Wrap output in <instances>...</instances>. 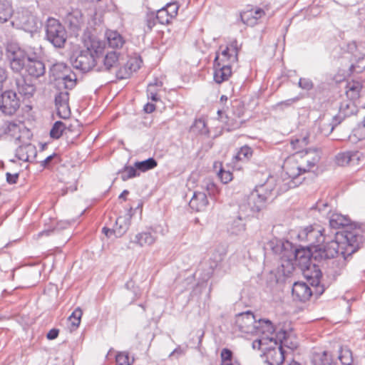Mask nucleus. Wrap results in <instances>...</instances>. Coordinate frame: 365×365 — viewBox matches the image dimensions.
<instances>
[{"label":"nucleus","mask_w":365,"mask_h":365,"mask_svg":"<svg viewBox=\"0 0 365 365\" xmlns=\"http://www.w3.org/2000/svg\"><path fill=\"white\" fill-rule=\"evenodd\" d=\"M334 235V240L317 249L312 256L316 261L326 263L328 266L327 274L336 277L344 268L346 257L365 243V230L359 227H349Z\"/></svg>","instance_id":"obj_1"},{"label":"nucleus","mask_w":365,"mask_h":365,"mask_svg":"<svg viewBox=\"0 0 365 365\" xmlns=\"http://www.w3.org/2000/svg\"><path fill=\"white\" fill-rule=\"evenodd\" d=\"M56 110H57V115L61 118L67 119L71 115V110H70L68 103L63 104V105H60L59 106H57Z\"/></svg>","instance_id":"obj_48"},{"label":"nucleus","mask_w":365,"mask_h":365,"mask_svg":"<svg viewBox=\"0 0 365 365\" xmlns=\"http://www.w3.org/2000/svg\"><path fill=\"white\" fill-rule=\"evenodd\" d=\"M280 193L277 192L275 178L270 177L264 184L257 185L247 197L252 209L259 212L265 207L267 200Z\"/></svg>","instance_id":"obj_5"},{"label":"nucleus","mask_w":365,"mask_h":365,"mask_svg":"<svg viewBox=\"0 0 365 365\" xmlns=\"http://www.w3.org/2000/svg\"><path fill=\"white\" fill-rule=\"evenodd\" d=\"M81 317L82 311L79 307H78L73 312L72 314L68 317V322L71 323L72 328L76 329L79 326Z\"/></svg>","instance_id":"obj_44"},{"label":"nucleus","mask_w":365,"mask_h":365,"mask_svg":"<svg viewBox=\"0 0 365 365\" xmlns=\"http://www.w3.org/2000/svg\"><path fill=\"white\" fill-rule=\"evenodd\" d=\"M120 65V53L108 51L103 58V70L110 71L116 69Z\"/></svg>","instance_id":"obj_27"},{"label":"nucleus","mask_w":365,"mask_h":365,"mask_svg":"<svg viewBox=\"0 0 365 365\" xmlns=\"http://www.w3.org/2000/svg\"><path fill=\"white\" fill-rule=\"evenodd\" d=\"M117 365H130V358L128 353L120 352L115 357Z\"/></svg>","instance_id":"obj_50"},{"label":"nucleus","mask_w":365,"mask_h":365,"mask_svg":"<svg viewBox=\"0 0 365 365\" xmlns=\"http://www.w3.org/2000/svg\"><path fill=\"white\" fill-rule=\"evenodd\" d=\"M59 333V330L58 329H51L46 334V337L49 340H53L57 338Z\"/></svg>","instance_id":"obj_64"},{"label":"nucleus","mask_w":365,"mask_h":365,"mask_svg":"<svg viewBox=\"0 0 365 365\" xmlns=\"http://www.w3.org/2000/svg\"><path fill=\"white\" fill-rule=\"evenodd\" d=\"M309 142V135H305L302 138H293L290 141V146L297 150L294 154V159L299 160V165L302 167L303 173L309 172L320 160V151L317 149H306L297 150L306 146Z\"/></svg>","instance_id":"obj_4"},{"label":"nucleus","mask_w":365,"mask_h":365,"mask_svg":"<svg viewBox=\"0 0 365 365\" xmlns=\"http://www.w3.org/2000/svg\"><path fill=\"white\" fill-rule=\"evenodd\" d=\"M349 219L347 218L346 216L342 215L339 213H333L329 217V225L331 228L334 229H339L340 227H345L344 230L348 229L349 227H358L357 225H349ZM359 227H361L365 230V227L359 226Z\"/></svg>","instance_id":"obj_26"},{"label":"nucleus","mask_w":365,"mask_h":365,"mask_svg":"<svg viewBox=\"0 0 365 365\" xmlns=\"http://www.w3.org/2000/svg\"><path fill=\"white\" fill-rule=\"evenodd\" d=\"M334 126L330 123L329 120H327L324 118H319L315 121L313 126V130H317V132L322 135H329L334 130Z\"/></svg>","instance_id":"obj_28"},{"label":"nucleus","mask_w":365,"mask_h":365,"mask_svg":"<svg viewBox=\"0 0 365 365\" xmlns=\"http://www.w3.org/2000/svg\"><path fill=\"white\" fill-rule=\"evenodd\" d=\"M13 87L24 99H29L36 92V86L32 81L24 76L15 78Z\"/></svg>","instance_id":"obj_14"},{"label":"nucleus","mask_w":365,"mask_h":365,"mask_svg":"<svg viewBox=\"0 0 365 365\" xmlns=\"http://www.w3.org/2000/svg\"><path fill=\"white\" fill-rule=\"evenodd\" d=\"M342 58L350 59L351 64L349 66V70L351 73H361L365 70V55L358 53L355 42L347 44L346 51L344 53Z\"/></svg>","instance_id":"obj_10"},{"label":"nucleus","mask_w":365,"mask_h":365,"mask_svg":"<svg viewBox=\"0 0 365 365\" xmlns=\"http://www.w3.org/2000/svg\"><path fill=\"white\" fill-rule=\"evenodd\" d=\"M8 78V73L4 67L0 66V93H1L4 84Z\"/></svg>","instance_id":"obj_58"},{"label":"nucleus","mask_w":365,"mask_h":365,"mask_svg":"<svg viewBox=\"0 0 365 365\" xmlns=\"http://www.w3.org/2000/svg\"><path fill=\"white\" fill-rule=\"evenodd\" d=\"M338 358L342 365H351L353 363L352 353L347 348H341Z\"/></svg>","instance_id":"obj_41"},{"label":"nucleus","mask_w":365,"mask_h":365,"mask_svg":"<svg viewBox=\"0 0 365 365\" xmlns=\"http://www.w3.org/2000/svg\"><path fill=\"white\" fill-rule=\"evenodd\" d=\"M12 24L25 31L33 33L37 31L39 21L31 10L20 8L15 13Z\"/></svg>","instance_id":"obj_9"},{"label":"nucleus","mask_w":365,"mask_h":365,"mask_svg":"<svg viewBox=\"0 0 365 365\" xmlns=\"http://www.w3.org/2000/svg\"><path fill=\"white\" fill-rule=\"evenodd\" d=\"M354 100L345 101L341 103L339 107V112L344 116H349L356 113L357 108Z\"/></svg>","instance_id":"obj_37"},{"label":"nucleus","mask_w":365,"mask_h":365,"mask_svg":"<svg viewBox=\"0 0 365 365\" xmlns=\"http://www.w3.org/2000/svg\"><path fill=\"white\" fill-rule=\"evenodd\" d=\"M26 69L29 76L36 78L43 76L46 71L45 65L42 61L31 58L26 63Z\"/></svg>","instance_id":"obj_25"},{"label":"nucleus","mask_w":365,"mask_h":365,"mask_svg":"<svg viewBox=\"0 0 365 365\" xmlns=\"http://www.w3.org/2000/svg\"><path fill=\"white\" fill-rule=\"evenodd\" d=\"M292 292V296L301 302L308 300L312 294V291L308 284L301 282L294 283Z\"/></svg>","instance_id":"obj_19"},{"label":"nucleus","mask_w":365,"mask_h":365,"mask_svg":"<svg viewBox=\"0 0 365 365\" xmlns=\"http://www.w3.org/2000/svg\"><path fill=\"white\" fill-rule=\"evenodd\" d=\"M275 336L276 339H274V344L277 345L279 341V347H282V349L284 347H287L293 351L298 347V341L291 333H287L285 331H280L277 333Z\"/></svg>","instance_id":"obj_17"},{"label":"nucleus","mask_w":365,"mask_h":365,"mask_svg":"<svg viewBox=\"0 0 365 365\" xmlns=\"http://www.w3.org/2000/svg\"><path fill=\"white\" fill-rule=\"evenodd\" d=\"M155 241V237L148 232H143L136 234L133 239L131 242L137 244L140 247L151 245Z\"/></svg>","instance_id":"obj_31"},{"label":"nucleus","mask_w":365,"mask_h":365,"mask_svg":"<svg viewBox=\"0 0 365 365\" xmlns=\"http://www.w3.org/2000/svg\"><path fill=\"white\" fill-rule=\"evenodd\" d=\"M69 101V93L67 91H61L55 96L56 107L63 104H68Z\"/></svg>","instance_id":"obj_47"},{"label":"nucleus","mask_w":365,"mask_h":365,"mask_svg":"<svg viewBox=\"0 0 365 365\" xmlns=\"http://www.w3.org/2000/svg\"><path fill=\"white\" fill-rule=\"evenodd\" d=\"M114 227V231H115V236L120 237L123 235L128 228V222L125 217H118L116 220Z\"/></svg>","instance_id":"obj_40"},{"label":"nucleus","mask_w":365,"mask_h":365,"mask_svg":"<svg viewBox=\"0 0 365 365\" xmlns=\"http://www.w3.org/2000/svg\"><path fill=\"white\" fill-rule=\"evenodd\" d=\"M69 131L70 128L64 123L56 121L50 130V136L53 139H58L63 134L67 135Z\"/></svg>","instance_id":"obj_33"},{"label":"nucleus","mask_w":365,"mask_h":365,"mask_svg":"<svg viewBox=\"0 0 365 365\" xmlns=\"http://www.w3.org/2000/svg\"><path fill=\"white\" fill-rule=\"evenodd\" d=\"M142 60L140 56H131L123 67L116 70L115 76L118 79H125L137 71L141 66Z\"/></svg>","instance_id":"obj_15"},{"label":"nucleus","mask_w":365,"mask_h":365,"mask_svg":"<svg viewBox=\"0 0 365 365\" xmlns=\"http://www.w3.org/2000/svg\"><path fill=\"white\" fill-rule=\"evenodd\" d=\"M346 88V93L347 96L351 100H355L359 97L362 86L359 81H351L347 83Z\"/></svg>","instance_id":"obj_36"},{"label":"nucleus","mask_w":365,"mask_h":365,"mask_svg":"<svg viewBox=\"0 0 365 365\" xmlns=\"http://www.w3.org/2000/svg\"><path fill=\"white\" fill-rule=\"evenodd\" d=\"M106 37L109 47L120 48L125 43L123 37L117 31H109L106 32Z\"/></svg>","instance_id":"obj_30"},{"label":"nucleus","mask_w":365,"mask_h":365,"mask_svg":"<svg viewBox=\"0 0 365 365\" xmlns=\"http://www.w3.org/2000/svg\"><path fill=\"white\" fill-rule=\"evenodd\" d=\"M354 135L359 140L365 139V123L360 125L354 130Z\"/></svg>","instance_id":"obj_57"},{"label":"nucleus","mask_w":365,"mask_h":365,"mask_svg":"<svg viewBox=\"0 0 365 365\" xmlns=\"http://www.w3.org/2000/svg\"><path fill=\"white\" fill-rule=\"evenodd\" d=\"M221 58L217 55L214 60V80L217 83H221L228 80L232 74L231 65L221 63Z\"/></svg>","instance_id":"obj_16"},{"label":"nucleus","mask_w":365,"mask_h":365,"mask_svg":"<svg viewBox=\"0 0 365 365\" xmlns=\"http://www.w3.org/2000/svg\"><path fill=\"white\" fill-rule=\"evenodd\" d=\"M239 210L240 214L244 215V217L257 213L252 209V205L249 203L248 197L245 198L240 204Z\"/></svg>","instance_id":"obj_42"},{"label":"nucleus","mask_w":365,"mask_h":365,"mask_svg":"<svg viewBox=\"0 0 365 365\" xmlns=\"http://www.w3.org/2000/svg\"><path fill=\"white\" fill-rule=\"evenodd\" d=\"M46 38L56 48H63L67 40V32L61 22L48 18L46 24Z\"/></svg>","instance_id":"obj_8"},{"label":"nucleus","mask_w":365,"mask_h":365,"mask_svg":"<svg viewBox=\"0 0 365 365\" xmlns=\"http://www.w3.org/2000/svg\"><path fill=\"white\" fill-rule=\"evenodd\" d=\"M13 14V9L9 0H0V22L7 21Z\"/></svg>","instance_id":"obj_35"},{"label":"nucleus","mask_w":365,"mask_h":365,"mask_svg":"<svg viewBox=\"0 0 365 365\" xmlns=\"http://www.w3.org/2000/svg\"><path fill=\"white\" fill-rule=\"evenodd\" d=\"M224 256H225V253H223V252L214 253L212 255V257L210 259L211 260H213V264L212 263L210 264V267L212 269L217 267L218 266V264L222 261Z\"/></svg>","instance_id":"obj_53"},{"label":"nucleus","mask_w":365,"mask_h":365,"mask_svg":"<svg viewBox=\"0 0 365 365\" xmlns=\"http://www.w3.org/2000/svg\"><path fill=\"white\" fill-rule=\"evenodd\" d=\"M7 53L11 68L14 72L21 71L31 58L24 50L15 44H10L7 46Z\"/></svg>","instance_id":"obj_11"},{"label":"nucleus","mask_w":365,"mask_h":365,"mask_svg":"<svg viewBox=\"0 0 365 365\" xmlns=\"http://www.w3.org/2000/svg\"><path fill=\"white\" fill-rule=\"evenodd\" d=\"M218 55L220 56V61L221 63H228L232 65V63H236L237 61H231V51L226 47L225 49H223L221 52V53H217L216 56Z\"/></svg>","instance_id":"obj_49"},{"label":"nucleus","mask_w":365,"mask_h":365,"mask_svg":"<svg viewBox=\"0 0 365 365\" xmlns=\"http://www.w3.org/2000/svg\"><path fill=\"white\" fill-rule=\"evenodd\" d=\"M232 53L231 55V61H238V53L240 49V45L238 44L237 40L234 39L230 41V43L226 46Z\"/></svg>","instance_id":"obj_45"},{"label":"nucleus","mask_w":365,"mask_h":365,"mask_svg":"<svg viewBox=\"0 0 365 365\" xmlns=\"http://www.w3.org/2000/svg\"><path fill=\"white\" fill-rule=\"evenodd\" d=\"M65 22L68 24L70 30L77 34L83 25V18L81 11L78 9L72 10L65 16Z\"/></svg>","instance_id":"obj_18"},{"label":"nucleus","mask_w":365,"mask_h":365,"mask_svg":"<svg viewBox=\"0 0 365 365\" xmlns=\"http://www.w3.org/2000/svg\"><path fill=\"white\" fill-rule=\"evenodd\" d=\"M217 175L222 182L224 184L229 182L232 178V174L230 171H226L223 169H220Z\"/></svg>","instance_id":"obj_52"},{"label":"nucleus","mask_w":365,"mask_h":365,"mask_svg":"<svg viewBox=\"0 0 365 365\" xmlns=\"http://www.w3.org/2000/svg\"><path fill=\"white\" fill-rule=\"evenodd\" d=\"M153 88V85H148L147 88V96L148 98L151 99L153 101H159V98L158 96L157 93H152Z\"/></svg>","instance_id":"obj_60"},{"label":"nucleus","mask_w":365,"mask_h":365,"mask_svg":"<svg viewBox=\"0 0 365 365\" xmlns=\"http://www.w3.org/2000/svg\"><path fill=\"white\" fill-rule=\"evenodd\" d=\"M299 86L304 90L309 91L313 88V83L309 78H301L298 83Z\"/></svg>","instance_id":"obj_54"},{"label":"nucleus","mask_w":365,"mask_h":365,"mask_svg":"<svg viewBox=\"0 0 365 365\" xmlns=\"http://www.w3.org/2000/svg\"><path fill=\"white\" fill-rule=\"evenodd\" d=\"M257 321L252 312L247 311L236 316L235 326L241 332L255 334Z\"/></svg>","instance_id":"obj_13"},{"label":"nucleus","mask_w":365,"mask_h":365,"mask_svg":"<svg viewBox=\"0 0 365 365\" xmlns=\"http://www.w3.org/2000/svg\"><path fill=\"white\" fill-rule=\"evenodd\" d=\"M101 50L100 41L88 36L83 39V48L74 53L71 63L76 69L83 72L89 71L96 64V56Z\"/></svg>","instance_id":"obj_2"},{"label":"nucleus","mask_w":365,"mask_h":365,"mask_svg":"<svg viewBox=\"0 0 365 365\" xmlns=\"http://www.w3.org/2000/svg\"><path fill=\"white\" fill-rule=\"evenodd\" d=\"M50 74L53 77L58 88L68 90L74 88L76 84V74L64 63H54L50 68Z\"/></svg>","instance_id":"obj_7"},{"label":"nucleus","mask_w":365,"mask_h":365,"mask_svg":"<svg viewBox=\"0 0 365 365\" xmlns=\"http://www.w3.org/2000/svg\"><path fill=\"white\" fill-rule=\"evenodd\" d=\"M6 181L9 184H14V183H16L17 180H18V178H19V174L18 173L11 174L10 173H6Z\"/></svg>","instance_id":"obj_61"},{"label":"nucleus","mask_w":365,"mask_h":365,"mask_svg":"<svg viewBox=\"0 0 365 365\" xmlns=\"http://www.w3.org/2000/svg\"><path fill=\"white\" fill-rule=\"evenodd\" d=\"M134 165L138 170L140 172H146L155 168L158 165L157 161L153 158H149L143 161H137Z\"/></svg>","instance_id":"obj_39"},{"label":"nucleus","mask_w":365,"mask_h":365,"mask_svg":"<svg viewBox=\"0 0 365 365\" xmlns=\"http://www.w3.org/2000/svg\"><path fill=\"white\" fill-rule=\"evenodd\" d=\"M178 8L179 7L177 3H170L164 7V9L167 12V14H168L173 19L176 16Z\"/></svg>","instance_id":"obj_51"},{"label":"nucleus","mask_w":365,"mask_h":365,"mask_svg":"<svg viewBox=\"0 0 365 365\" xmlns=\"http://www.w3.org/2000/svg\"><path fill=\"white\" fill-rule=\"evenodd\" d=\"M304 251L295 250V258L298 259L299 258H302L304 264H307L309 262V256H304Z\"/></svg>","instance_id":"obj_62"},{"label":"nucleus","mask_w":365,"mask_h":365,"mask_svg":"<svg viewBox=\"0 0 365 365\" xmlns=\"http://www.w3.org/2000/svg\"><path fill=\"white\" fill-rule=\"evenodd\" d=\"M267 341L266 339L262 337L261 339H256L252 343V347L254 349H260L262 345L267 344Z\"/></svg>","instance_id":"obj_63"},{"label":"nucleus","mask_w":365,"mask_h":365,"mask_svg":"<svg viewBox=\"0 0 365 365\" xmlns=\"http://www.w3.org/2000/svg\"><path fill=\"white\" fill-rule=\"evenodd\" d=\"M20 106L19 98L12 90L1 92L0 97V110L5 115H14Z\"/></svg>","instance_id":"obj_12"},{"label":"nucleus","mask_w":365,"mask_h":365,"mask_svg":"<svg viewBox=\"0 0 365 365\" xmlns=\"http://www.w3.org/2000/svg\"><path fill=\"white\" fill-rule=\"evenodd\" d=\"M300 98H301L299 96H297V97H294L292 98L287 99L286 101L279 102L275 105V107L276 108H282L283 106L287 107V108L289 107L293 103L297 102Z\"/></svg>","instance_id":"obj_55"},{"label":"nucleus","mask_w":365,"mask_h":365,"mask_svg":"<svg viewBox=\"0 0 365 365\" xmlns=\"http://www.w3.org/2000/svg\"><path fill=\"white\" fill-rule=\"evenodd\" d=\"M267 359L270 365H280L284 360V351L282 347L270 349L267 354Z\"/></svg>","instance_id":"obj_29"},{"label":"nucleus","mask_w":365,"mask_h":365,"mask_svg":"<svg viewBox=\"0 0 365 365\" xmlns=\"http://www.w3.org/2000/svg\"><path fill=\"white\" fill-rule=\"evenodd\" d=\"M207 205L208 200L207 195L202 192H195L189 202V206L190 208L197 212L205 210Z\"/></svg>","instance_id":"obj_23"},{"label":"nucleus","mask_w":365,"mask_h":365,"mask_svg":"<svg viewBox=\"0 0 365 365\" xmlns=\"http://www.w3.org/2000/svg\"><path fill=\"white\" fill-rule=\"evenodd\" d=\"M307 277H308L310 284L316 288V292L319 294H322L324 292V289L322 286H320V279L322 277L321 270L314 267L312 275H307Z\"/></svg>","instance_id":"obj_34"},{"label":"nucleus","mask_w":365,"mask_h":365,"mask_svg":"<svg viewBox=\"0 0 365 365\" xmlns=\"http://www.w3.org/2000/svg\"><path fill=\"white\" fill-rule=\"evenodd\" d=\"M185 349L181 348L180 346H178L169 355V358L175 357V359H178L181 356L185 354Z\"/></svg>","instance_id":"obj_59"},{"label":"nucleus","mask_w":365,"mask_h":365,"mask_svg":"<svg viewBox=\"0 0 365 365\" xmlns=\"http://www.w3.org/2000/svg\"><path fill=\"white\" fill-rule=\"evenodd\" d=\"M155 19L160 24H169L172 18L165 11L164 8L158 10Z\"/></svg>","instance_id":"obj_46"},{"label":"nucleus","mask_w":365,"mask_h":365,"mask_svg":"<svg viewBox=\"0 0 365 365\" xmlns=\"http://www.w3.org/2000/svg\"><path fill=\"white\" fill-rule=\"evenodd\" d=\"M312 364V365H334L331 355L326 351L313 353Z\"/></svg>","instance_id":"obj_32"},{"label":"nucleus","mask_w":365,"mask_h":365,"mask_svg":"<svg viewBox=\"0 0 365 365\" xmlns=\"http://www.w3.org/2000/svg\"><path fill=\"white\" fill-rule=\"evenodd\" d=\"M361 153L358 151H346L339 153L336 156V161L339 165H355L359 160Z\"/></svg>","instance_id":"obj_24"},{"label":"nucleus","mask_w":365,"mask_h":365,"mask_svg":"<svg viewBox=\"0 0 365 365\" xmlns=\"http://www.w3.org/2000/svg\"><path fill=\"white\" fill-rule=\"evenodd\" d=\"M274 331V328L271 321L268 319H259L257 321V331L255 334L262 333L264 335L262 338H265L266 341L269 340L270 342H274L276 337L273 336Z\"/></svg>","instance_id":"obj_21"},{"label":"nucleus","mask_w":365,"mask_h":365,"mask_svg":"<svg viewBox=\"0 0 365 365\" xmlns=\"http://www.w3.org/2000/svg\"><path fill=\"white\" fill-rule=\"evenodd\" d=\"M16 156L22 161H32L36 156V149L31 143L21 145L16 150Z\"/></svg>","instance_id":"obj_22"},{"label":"nucleus","mask_w":365,"mask_h":365,"mask_svg":"<svg viewBox=\"0 0 365 365\" xmlns=\"http://www.w3.org/2000/svg\"><path fill=\"white\" fill-rule=\"evenodd\" d=\"M282 168L283 172L280 177L275 178L277 192L281 193L300 184V175L304 173L299 160L294 159V155L284 161Z\"/></svg>","instance_id":"obj_3"},{"label":"nucleus","mask_w":365,"mask_h":365,"mask_svg":"<svg viewBox=\"0 0 365 365\" xmlns=\"http://www.w3.org/2000/svg\"><path fill=\"white\" fill-rule=\"evenodd\" d=\"M297 238L307 247L314 248V252L319 247H323L327 242L334 240L325 234V230L319 225H309L301 229L297 234Z\"/></svg>","instance_id":"obj_6"},{"label":"nucleus","mask_w":365,"mask_h":365,"mask_svg":"<svg viewBox=\"0 0 365 365\" xmlns=\"http://www.w3.org/2000/svg\"><path fill=\"white\" fill-rule=\"evenodd\" d=\"M252 149L247 145H245L238 150L237 154L233 157V160L235 161L247 162L252 158Z\"/></svg>","instance_id":"obj_38"},{"label":"nucleus","mask_w":365,"mask_h":365,"mask_svg":"<svg viewBox=\"0 0 365 365\" xmlns=\"http://www.w3.org/2000/svg\"><path fill=\"white\" fill-rule=\"evenodd\" d=\"M220 357L222 363L230 362L232 358V352L231 350L225 348L221 351Z\"/></svg>","instance_id":"obj_56"},{"label":"nucleus","mask_w":365,"mask_h":365,"mask_svg":"<svg viewBox=\"0 0 365 365\" xmlns=\"http://www.w3.org/2000/svg\"><path fill=\"white\" fill-rule=\"evenodd\" d=\"M265 12L262 9H251L240 13L241 21L247 26H253L257 23V20L262 18Z\"/></svg>","instance_id":"obj_20"},{"label":"nucleus","mask_w":365,"mask_h":365,"mask_svg":"<svg viewBox=\"0 0 365 365\" xmlns=\"http://www.w3.org/2000/svg\"><path fill=\"white\" fill-rule=\"evenodd\" d=\"M119 173H121L120 178L123 181H126L128 179L140 175L138 169H136L135 166H125L124 168Z\"/></svg>","instance_id":"obj_43"}]
</instances>
